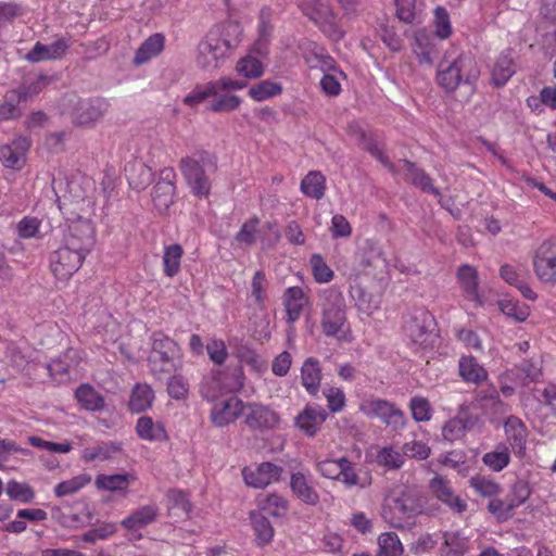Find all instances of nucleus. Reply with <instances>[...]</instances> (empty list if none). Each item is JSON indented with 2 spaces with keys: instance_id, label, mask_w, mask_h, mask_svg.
Listing matches in <instances>:
<instances>
[{
  "instance_id": "f257e3e1",
  "label": "nucleus",
  "mask_w": 556,
  "mask_h": 556,
  "mask_svg": "<svg viewBox=\"0 0 556 556\" xmlns=\"http://www.w3.org/2000/svg\"><path fill=\"white\" fill-rule=\"evenodd\" d=\"M424 510L418 491L405 488L392 492L383 502L381 516L386 522L396 529H409L415 525L416 517Z\"/></svg>"
},
{
  "instance_id": "f03ea898",
  "label": "nucleus",
  "mask_w": 556,
  "mask_h": 556,
  "mask_svg": "<svg viewBox=\"0 0 556 556\" xmlns=\"http://www.w3.org/2000/svg\"><path fill=\"white\" fill-rule=\"evenodd\" d=\"M151 374L157 380H164L180 367V348L176 341L162 331L151 336V352L148 356Z\"/></svg>"
},
{
  "instance_id": "7ed1b4c3",
  "label": "nucleus",
  "mask_w": 556,
  "mask_h": 556,
  "mask_svg": "<svg viewBox=\"0 0 556 556\" xmlns=\"http://www.w3.org/2000/svg\"><path fill=\"white\" fill-rule=\"evenodd\" d=\"M216 168V157L205 150L197 151L192 156H185L179 162V169L194 195L207 197L211 189L206 169Z\"/></svg>"
},
{
  "instance_id": "20e7f679",
  "label": "nucleus",
  "mask_w": 556,
  "mask_h": 556,
  "mask_svg": "<svg viewBox=\"0 0 556 556\" xmlns=\"http://www.w3.org/2000/svg\"><path fill=\"white\" fill-rule=\"evenodd\" d=\"M320 327L326 337L338 336L345 326L346 305L342 292L333 287L319 294Z\"/></svg>"
},
{
  "instance_id": "39448f33",
  "label": "nucleus",
  "mask_w": 556,
  "mask_h": 556,
  "mask_svg": "<svg viewBox=\"0 0 556 556\" xmlns=\"http://www.w3.org/2000/svg\"><path fill=\"white\" fill-rule=\"evenodd\" d=\"M299 9L330 40L338 42L344 37L345 30L329 0H300Z\"/></svg>"
},
{
  "instance_id": "423d86ee",
  "label": "nucleus",
  "mask_w": 556,
  "mask_h": 556,
  "mask_svg": "<svg viewBox=\"0 0 556 556\" xmlns=\"http://www.w3.org/2000/svg\"><path fill=\"white\" fill-rule=\"evenodd\" d=\"M233 47L219 29H212L198 45L195 64L203 71L217 70Z\"/></svg>"
},
{
  "instance_id": "0eeeda50",
  "label": "nucleus",
  "mask_w": 556,
  "mask_h": 556,
  "mask_svg": "<svg viewBox=\"0 0 556 556\" xmlns=\"http://www.w3.org/2000/svg\"><path fill=\"white\" fill-rule=\"evenodd\" d=\"M435 321L433 315L426 308H415L404 321L405 336L413 344L427 348L433 343Z\"/></svg>"
},
{
  "instance_id": "6e6552de",
  "label": "nucleus",
  "mask_w": 556,
  "mask_h": 556,
  "mask_svg": "<svg viewBox=\"0 0 556 556\" xmlns=\"http://www.w3.org/2000/svg\"><path fill=\"white\" fill-rule=\"evenodd\" d=\"M533 270L544 285L556 286V243L544 240L533 255Z\"/></svg>"
},
{
  "instance_id": "1a4fd4ad",
  "label": "nucleus",
  "mask_w": 556,
  "mask_h": 556,
  "mask_svg": "<svg viewBox=\"0 0 556 556\" xmlns=\"http://www.w3.org/2000/svg\"><path fill=\"white\" fill-rule=\"evenodd\" d=\"M361 409L369 418H379L387 427L399 430L405 426L404 413L389 401L374 399L362 404Z\"/></svg>"
},
{
  "instance_id": "9d476101",
  "label": "nucleus",
  "mask_w": 556,
  "mask_h": 556,
  "mask_svg": "<svg viewBox=\"0 0 556 556\" xmlns=\"http://www.w3.org/2000/svg\"><path fill=\"white\" fill-rule=\"evenodd\" d=\"M86 255L65 245L50 254V268L53 275L60 280L72 277L81 266Z\"/></svg>"
},
{
  "instance_id": "9b49d317",
  "label": "nucleus",
  "mask_w": 556,
  "mask_h": 556,
  "mask_svg": "<svg viewBox=\"0 0 556 556\" xmlns=\"http://www.w3.org/2000/svg\"><path fill=\"white\" fill-rule=\"evenodd\" d=\"M63 243L86 255L94 243V227L91 220L80 216L72 220Z\"/></svg>"
},
{
  "instance_id": "f8f14e48",
  "label": "nucleus",
  "mask_w": 556,
  "mask_h": 556,
  "mask_svg": "<svg viewBox=\"0 0 556 556\" xmlns=\"http://www.w3.org/2000/svg\"><path fill=\"white\" fill-rule=\"evenodd\" d=\"M110 103L104 98L96 97L79 100L72 112L73 122L80 126L100 121L109 111Z\"/></svg>"
},
{
  "instance_id": "ddd939ff",
  "label": "nucleus",
  "mask_w": 556,
  "mask_h": 556,
  "mask_svg": "<svg viewBox=\"0 0 556 556\" xmlns=\"http://www.w3.org/2000/svg\"><path fill=\"white\" fill-rule=\"evenodd\" d=\"M244 424L251 430H271L276 428L280 421L279 415L263 404L244 403Z\"/></svg>"
},
{
  "instance_id": "4468645a",
  "label": "nucleus",
  "mask_w": 556,
  "mask_h": 556,
  "mask_svg": "<svg viewBox=\"0 0 556 556\" xmlns=\"http://www.w3.org/2000/svg\"><path fill=\"white\" fill-rule=\"evenodd\" d=\"M429 489L432 495L456 514L467 510V502L457 495L450 481L442 476H435L430 480Z\"/></svg>"
},
{
  "instance_id": "2eb2a0df",
  "label": "nucleus",
  "mask_w": 556,
  "mask_h": 556,
  "mask_svg": "<svg viewBox=\"0 0 556 556\" xmlns=\"http://www.w3.org/2000/svg\"><path fill=\"white\" fill-rule=\"evenodd\" d=\"M244 413V403L232 395L214 404L211 410V420L216 427H225L233 422Z\"/></svg>"
},
{
  "instance_id": "dca6fc26",
  "label": "nucleus",
  "mask_w": 556,
  "mask_h": 556,
  "mask_svg": "<svg viewBox=\"0 0 556 556\" xmlns=\"http://www.w3.org/2000/svg\"><path fill=\"white\" fill-rule=\"evenodd\" d=\"M282 471V467L270 462H264L255 469L244 468L242 470V476L248 485L256 489H263L271 482L278 481Z\"/></svg>"
},
{
  "instance_id": "f3484780",
  "label": "nucleus",
  "mask_w": 556,
  "mask_h": 556,
  "mask_svg": "<svg viewBox=\"0 0 556 556\" xmlns=\"http://www.w3.org/2000/svg\"><path fill=\"white\" fill-rule=\"evenodd\" d=\"M477 422L478 417L462 406L458 414L444 424L442 435L446 441L454 442L462 439Z\"/></svg>"
},
{
  "instance_id": "a211bd4d",
  "label": "nucleus",
  "mask_w": 556,
  "mask_h": 556,
  "mask_svg": "<svg viewBox=\"0 0 556 556\" xmlns=\"http://www.w3.org/2000/svg\"><path fill=\"white\" fill-rule=\"evenodd\" d=\"M30 147L26 137H17L11 143L0 146V162L8 168L20 169Z\"/></svg>"
},
{
  "instance_id": "6ab92c4d",
  "label": "nucleus",
  "mask_w": 556,
  "mask_h": 556,
  "mask_svg": "<svg viewBox=\"0 0 556 556\" xmlns=\"http://www.w3.org/2000/svg\"><path fill=\"white\" fill-rule=\"evenodd\" d=\"M70 48V42L65 38H59L50 45L36 42L33 49L26 54V60L31 63H38L48 60L62 59Z\"/></svg>"
},
{
  "instance_id": "aec40b11",
  "label": "nucleus",
  "mask_w": 556,
  "mask_h": 556,
  "mask_svg": "<svg viewBox=\"0 0 556 556\" xmlns=\"http://www.w3.org/2000/svg\"><path fill=\"white\" fill-rule=\"evenodd\" d=\"M327 412L319 405H306L295 418V426L308 437H314L327 419Z\"/></svg>"
},
{
  "instance_id": "412c9836",
  "label": "nucleus",
  "mask_w": 556,
  "mask_h": 556,
  "mask_svg": "<svg viewBox=\"0 0 556 556\" xmlns=\"http://www.w3.org/2000/svg\"><path fill=\"white\" fill-rule=\"evenodd\" d=\"M460 86H468L471 90L480 77V67L470 53H460L452 60Z\"/></svg>"
},
{
  "instance_id": "4be33fe9",
  "label": "nucleus",
  "mask_w": 556,
  "mask_h": 556,
  "mask_svg": "<svg viewBox=\"0 0 556 556\" xmlns=\"http://www.w3.org/2000/svg\"><path fill=\"white\" fill-rule=\"evenodd\" d=\"M403 168L405 170V180L422 192L431 193L435 198H441V192L433 186L432 178L415 163L408 160H402Z\"/></svg>"
},
{
  "instance_id": "5701e85b",
  "label": "nucleus",
  "mask_w": 556,
  "mask_h": 556,
  "mask_svg": "<svg viewBox=\"0 0 556 556\" xmlns=\"http://www.w3.org/2000/svg\"><path fill=\"white\" fill-rule=\"evenodd\" d=\"M514 50L510 48L501 52L492 70V83L503 87L515 74Z\"/></svg>"
},
{
  "instance_id": "b1692460",
  "label": "nucleus",
  "mask_w": 556,
  "mask_h": 556,
  "mask_svg": "<svg viewBox=\"0 0 556 556\" xmlns=\"http://www.w3.org/2000/svg\"><path fill=\"white\" fill-rule=\"evenodd\" d=\"M290 488L294 496L302 503L315 506L319 503V495L302 472H294L290 478Z\"/></svg>"
},
{
  "instance_id": "393cba45",
  "label": "nucleus",
  "mask_w": 556,
  "mask_h": 556,
  "mask_svg": "<svg viewBox=\"0 0 556 556\" xmlns=\"http://www.w3.org/2000/svg\"><path fill=\"white\" fill-rule=\"evenodd\" d=\"M357 144L361 149L370 153L377 161H379L391 173H393V174L396 173L395 165L392 162H390V160L386 155L380 142L371 134H367L366 131H364L362 129L358 130Z\"/></svg>"
},
{
  "instance_id": "a878e982",
  "label": "nucleus",
  "mask_w": 556,
  "mask_h": 556,
  "mask_svg": "<svg viewBox=\"0 0 556 556\" xmlns=\"http://www.w3.org/2000/svg\"><path fill=\"white\" fill-rule=\"evenodd\" d=\"M307 304V298L301 287H290L285 291L283 305L287 312L288 321H296Z\"/></svg>"
},
{
  "instance_id": "bb28decb",
  "label": "nucleus",
  "mask_w": 556,
  "mask_h": 556,
  "mask_svg": "<svg viewBox=\"0 0 556 556\" xmlns=\"http://www.w3.org/2000/svg\"><path fill=\"white\" fill-rule=\"evenodd\" d=\"M301 380L305 390L313 396L319 391L321 369L318 359L308 357L301 368Z\"/></svg>"
},
{
  "instance_id": "cd10ccee",
  "label": "nucleus",
  "mask_w": 556,
  "mask_h": 556,
  "mask_svg": "<svg viewBox=\"0 0 556 556\" xmlns=\"http://www.w3.org/2000/svg\"><path fill=\"white\" fill-rule=\"evenodd\" d=\"M504 430L513 448L525 450L528 431L525 422L519 417L508 416L504 422Z\"/></svg>"
},
{
  "instance_id": "c85d7f7f",
  "label": "nucleus",
  "mask_w": 556,
  "mask_h": 556,
  "mask_svg": "<svg viewBox=\"0 0 556 556\" xmlns=\"http://www.w3.org/2000/svg\"><path fill=\"white\" fill-rule=\"evenodd\" d=\"M250 519L257 546L263 547L268 545L273 541L275 533L274 527L268 519V515L263 511H252L250 514Z\"/></svg>"
},
{
  "instance_id": "c756f323",
  "label": "nucleus",
  "mask_w": 556,
  "mask_h": 556,
  "mask_svg": "<svg viewBox=\"0 0 556 556\" xmlns=\"http://www.w3.org/2000/svg\"><path fill=\"white\" fill-rule=\"evenodd\" d=\"M159 515L155 505H146L136 509L131 515L122 520L121 525L127 530H138L152 523Z\"/></svg>"
},
{
  "instance_id": "7c9ffc66",
  "label": "nucleus",
  "mask_w": 556,
  "mask_h": 556,
  "mask_svg": "<svg viewBox=\"0 0 556 556\" xmlns=\"http://www.w3.org/2000/svg\"><path fill=\"white\" fill-rule=\"evenodd\" d=\"M164 48V36L154 34L146 39L136 51L134 63L141 65L153 56H156Z\"/></svg>"
},
{
  "instance_id": "2f4dec72",
  "label": "nucleus",
  "mask_w": 556,
  "mask_h": 556,
  "mask_svg": "<svg viewBox=\"0 0 556 556\" xmlns=\"http://www.w3.org/2000/svg\"><path fill=\"white\" fill-rule=\"evenodd\" d=\"M382 249L377 241L366 239L358 247L356 258L363 268L375 267L382 257Z\"/></svg>"
},
{
  "instance_id": "473e14b6",
  "label": "nucleus",
  "mask_w": 556,
  "mask_h": 556,
  "mask_svg": "<svg viewBox=\"0 0 556 556\" xmlns=\"http://www.w3.org/2000/svg\"><path fill=\"white\" fill-rule=\"evenodd\" d=\"M459 375L466 382L480 383L488 377L486 370L472 356H463L458 364Z\"/></svg>"
},
{
  "instance_id": "72a5a7b5",
  "label": "nucleus",
  "mask_w": 556,
  "mask_h": 556,
  "mask_svg": "<svg viewBox=\"0 0 556 556\" xmlns=\"http://www.w3.org/2000/svg\"><path fill=\"white\" fill-rule=\"evenodd\" d=\"M137 434L149 441H165L167 433L162 424H154L152 418L142 416L138 419L136 426Z\"/></svg>"
},
{
  "instance_id": "f704fd0d",
  "label": "nucleus",
  "mask_w": 556,
  "mask_h": 556,
  "mask_svg": "<svg viewBox=\"0 0 556 556\" xmlns=\"http://www.w3.org/2000/svg\"><path fill=\"white\" fill-rule=\"evenodd\" d=\"M457 278L467 298L471 301H479L476 268L467 264L462 265L457 270Z\"/></svg>"
},
{
  "instance_id": "c9c22d12",
  "label": "nucleus",
  "mask_w": 556,
  "mask_h": 556,
  "mask_svg": "<svg viewBox=\"0 0 556 556\" xmlns=\"http://www.w3.org/2000/svg\"><path fill=\"white\" fill-rule=\"evenodd\" d=\"M154 392L148 384H137L131 392L128 403L132 413H141L152 405Z\"/></svg>"
},
{
  "instance_id": "e433bc0d",
  "label": "nucleus",
  "mask_w": 556,
  "mask_h": 556,
  "mask_svg": "<svg viewBox=\"0 0 556 556\" xmlns=\"http://www.w3.org/2000/svg\"><path fill=\"white\" fill-rule=\"evenodd\" d=\"M469 485L480 496L493 498L498 496L503 489L493 478L476 475L469 479Z\"/></svg>"
},
{
  "instance_id": "4c0bfd02",
  "label": "nucleus",
  "mask_w": 556,
  "mask_h": 556,
  "mask_svg": "<svg viewBox=\"0 0 556 556\" xmlns=\"http://www.w3.org/2000/svg\"><path fill=\"white\" fill-rule=\"evenodd\" d=\"M455 68L453 62L448 60H443L439 64L437 81L446 92H454L460 87Z\"/></svg>"
},
{
  "instance_id": "58836bf2",
  "label": "nucleus",
  "mask_w": 556,
  "mask_h": 556,
  "mask_svg": "<svg viewBox=\"0 0 556 556\" xmlns=\"http://www.w3.org/2000/svg\"><path fill=\"white\" fill-rule=\"evenodd\" d=\"M75 396L87 410H101L105 404L103 396L89 384L79 386Z\"/></svg>"
},
{
  "instance_id": "ea45409f",
  "label": "nucleus",
  "mask_w": 556,
  "mask_h": 556,
  "mask_svg": "<svg viewBox=\"0 0 556 556\" xmlns=\"http://www.w3.org/2000/svg\"><path fill=\"white\" fill-rule=\"evenodd\" d=\"M326 179L319 172H309L301 181L302 192L312 198L319 200L325 194Z\"/></svg>"
},
{
  "instance_id": "a19ab883",
  "label": "nucleus",
  "mask_w": 556,
  "mask_h": 556,
  "mask_svg": "<svg viewBox=\"0 0 556 556\" xmlns=\"http://www.w3.org/2000/svg\"><path fill=\"white\" fill-rule=\"evenodd\" d=\"M482 462L493 471H502L510 462L509 448L505 444H497L493 451L483 455Z\"/></svg>"
},
{
  "instance_id": "79ce46f5",
  "label": "nucleus",
  "mask_w": 556,
  "mask_h": 556,
  "mask_svg": "<svg viewBox=\"0 0 556 556\" xmlns=\"http://www.w3.org/2000/svg\"><path fill=\"white\" fill-rule=\"evenodd\" d=\"M281 84L266 79L253 85L249 89L248 93L254 101L262 102L270 98L277 97L281 94Z\"/></svg>"
},
{
  "instance_id": "37998d69",
  "label": "nucleus",
  "mask_w": 556,
  "mask_h": 556,
  "mask_svg": "<svg viewBox=\"0 0 556 556\" xmlns=\"http://www.w3.org/2000/svg\"><path fill=\"white\" fill-rule=\"evenodd\" d=\"M350 294L356 303L358 309L367 315H371L378 308V301L367 292L359 283L350 287Z\"/></svg>"
},
{
  "instance_id": "c03bdc74",
  "label": "nucleus",
  "mask_w": 556,
  "mask_h": 556,
  "mask_svg": "<svg viewBox=\"0 0 556 556\" xmlns=\"http://www.w3.org/2000/svg\"><path fill=\"white\" fill-rule=\"evenodd\" d=\"M216 96V86L214 80H211L206 84L195 85L191 92L184 98L182 102L190 108H194L198 104L204 102L207 98Z\"/></svg>"
},
{
  "instance_id": "a18cd8bd",
  "label": "nucleus",
  "mask_w": 556,
  "mask_h": 556,
  "mask_svg": "<svg viewBox=\"0 0 556 556\" xmlns=\"http://www.w3.org/2000/svg\"><path fill=\"white\" fill-rule=\"evenodd\" d=\"M119 451L121 447L118 444L113 442H102L97 446L85 448L81 457L85 462L88 463L93 462L96 459L108 460Z\"/></svg>"
},
{
  "instance_id": "49530a36",
  "label": "nucleus",
  "mask_w": 556,
  "mask_h": 556,
  "mask_svg": "<svg viewBox=\"0 0 556 556\" xmlns=\"http://www.w3.org/2000/svg\"><path fill=\"white\" fill-rule=\"evenodd\" d=\"M376 463L388 470H399L404 465V456L392 446H383L377 452Z\"/></svg>"
},
{
  "instance_id": "de8ad7c7",
  "label": "nucleus",
  "mask_w": 556,
  "mask_h": 556,
  "mask_svg": "<svg viewBox=\"0 0 556 556\" xmlns=\"http://www.w3.org/2000/svg\"><path fill=\"white\" fill-rule=\"evenodd\" d=\"M175 185H167L165 182H156L152 189V200L155 207L160 211L167 210L173 203L175 194Z\"/></svg>"
},
{
  "instance_id": "09e8293b",
  "label": "nucleus",
  "mask_w": 556,
  "mask_h": 556,
  "mask_svg": "<svg viewBox=\"0 0 556 556\" xmlns=\"http://www.w3.org/2000/svg\"><path fill=\"white\" fill-rule=\"evenodd\" d=\"M378 556H401L404 552L403 545L394 532H386L378 538Z\"/></svg>"
},
{
  "instance_id": "8fccbe9b",
  "label": "nucleus",
  "mask_w": 556,
  "mask_h": 556,
  "mask_svg": "<svg viewBox=\"0 0 556 556\" xmlns=\"http://www.w3.org/2000/svg\"><path fill=\"white\" fill-rule=\"evenodd\" d=\"M476 400L482 408L491 407L496 413H503L505 410L506 405L501 400L498 391L493 386H490L485 389H481L477 393Z\"/></svg>"
},
{
  "instance_id": "3c124183",
  "label": "nucleus",
  "mask_w": 556,
  "mask_h": 556,
  "mask_svg": "<svg viewBox=\"0 0 556 556\" xmlns=\"http://www.w3.org/2000/svg\"><path fill=\"white\" fill-rule=\"evenodd\" d=\"M182 248L179 244H172L165 248L163 255L164 274L174 277L180 269Z\"/></svg>"
},
{
  "instance_id": "603ef678",
  "label": "nucleus",
  "mask_w": 556,
  "mask_h": 556,
  "mask_svg": "<svg viewBox=\"0 0 556 556\" xmlns=\"http://www.w3.org/2000/svg\"><path fill=\"white\" fill-rule=\"evenodd\" d=\"M289 509V502L281 495L273 493L266 495L261 509L264 514L273 517H283Z\"/></svg>"
},
{
  "instance_id": "864d4df0",
  "label": "nucleus",
  "mask_w": 556,
  "mask_h": 556,
  "mask_svg": "<svg viewBox=\"0 0 556 556\" xmlns=\"http://www.w3.org/2000/svg\"><path fill=\"white\" fill-rule=\"evenodd\" d=\"M414 52L420 64H432L433 53L435 50L434 46L430 43L429 37L426 34H416Z\"/></svg>"
},
{
  "instance_id": "5fc2aeb1",
  "label": "nucleus",
  "mask_w": 556,
  "mask_h": 556,
  "mask_svg": "<svg viewBox=\"0 0 556 556\" xmlns=\"http://www.w3.org/2000/svg\"><path fill=\"white\" fill-rule=\"evenodd\" d=\"M531 488L525 480H517L511 485L510 492L506 500L508 502V509H515L522 505L530 496Z\"/></svg>"
},
{
  "instance_id": "6e6d98bb",
  "label": "nucleus",
  "mask_w": 556,
  "mask_h": 556,
  "mask_svg": "<svg viewBox=\"0 0 556 556\" xmlns=\"http://www.w3.org/2000/svg\"><path fill=\"white\" fill-rule=\"evenodd\" d=\"M129 483V475L118 473V475H99L96 478V485L98 489L108 490V491H122L128 486Z\"/></svg>"
},
{
  "instance_id": "4d7b16f0",
  "label": "nucleus",
  "mask_w": 556,
  "mask_h": 556,
  "mask_svg": "<svg viewBox=\"0 0 556 556\" xmlns=\"http://www.w3.org/2000/svg\"><path fill=\"white\" fill-rule=\"evenodd\" d=\"M91 481L90 476L88 475H79L70 480L60 482L54 488V493L58 497H63L66 495L74 494L83 489L86 484Z\"/></svg>"
},
{
  "instance_id": "13d9d810",
  "label": "nucleus",
  "mask_w": 556,
  "mask_h": 556,
  "mask_svg": "<svg viewBox=\"0 0 556 556\" xmlns=\"http://www.w3.org/2000/svg\"><path fill=\"white\" fill-rule=\"evenodd\" d=\"M260 225V218L256 216L248 219L236 233L235 240L244 245H253L256 242V232Z\"/></svg>"
},
{
  "instance_id": "bf43d9fd",
  "label": "nucleus",
  "mask_w": 556,
  "mask_h": 556,
  "mask_svg": "<svg viewBox=\"0 0 556 556\" xmlns=\"http://www.w3.org/2000/svg\"><path fill=\"white\" fill-rule=\"evenodd\" d=\"M239 74L247 78H258L264 73V66L260 60L248 55L241 59L236 66Z\"/></svg>"
},
{
  "instance_id": "052dcab7",
  "label": "nucleus",
  "mask_w": 556,
  "mask_h": 556,
  "mask_svg": "<svg viewBox=\"0 0 556 556\" xmlns=\"http://www.w3.org/2000/svg\"><path fill=\"white\" fill-rule=\"evenodd\" d=\"M167 381L168 395L174 400H184L189 392V383L180 374L172 372Z\"/></svg>"
},
{
  "instance_id": "680f3d73",
  "label": "nucleus",
  "mask_w": 556,
  "mask_h": 556,
  "mask_svg": "<svg viewBox=\"0 0 556 556\" xmlns=\"http://www.w3.org/2000/svg\"><path fill=\"white\" fill-rule=\"evenodd\" d=\"M501 312L507 317L514 318L516 321H525L529 316V308L525 304L513 300H502L498 302Z\"/></svg>"
},
{
  "instance_id": "e2e57ef3",
  "label": "nucleus",
  "mask_w": 556,
  "mask_h": 556,
  "mask_svg": "<svg viewBox=\"0 0 556 556\" xmlns=\"http://www.w3.org/2000/svg\"><path fill=\"white\" fill-rule=\"evenodd\" d=\"M444 544L448 547L447 556H464L468 551V541L458 532H445Z\"/></svg>"
},
{
  "instance_id": "0e129e2a",
  "label": "nucleus",
  "mask_w": 556,
  "mask_h": 556,
  "mask_svg": "<svg viewBox=\"0 0 556 556\" xmlns=\"http://www.w3.org/2000/svg\"><path fill=\"white\" fill-rule=\"evenodd\" d=\"M7 494L11 500L21 501L23 503L31 502L35 496V493L29 485L14 480L8 482Z\"/></svg>"
},
{
  "instance_id": "69168bd1",
  "label": "nucleus",
  "mask_w": 556,
  "mask_h": 556,
  "mask_svg": "<svg viewBox=\"0 0 556 556\" xmlns=\"http://www.w3.org/2000/svg\"><path fill=\"white\" fill-rule=\"evenodd\" d=\"M313 276L319 283L329 282L333 278L332 269L326 264L319 254H313L311 257Z\"/></svg>"
},
{
  "instance_id": "338daca9",
  "label": "nucleus",
  "mask_w": 556,
  "mask_h": 556,
  "mask_svg": "<svg viewBox=\"0 0 556 556\" xmlns=\"http://www.w3.org/2000/svg\"><path fill=\"white\" fill-rule=\"evenodd\" d=\"M241 103V99L235 94H218L215 97V100L208 106V110L212 112H231L239 108Z\"/></svg>"
},
{
  "instance_id": "774afa93",
  "label": "nucleus",
  "mask_w": 556,
  "mask_h": 556,
  "mask_svg": "<svg viewBox=\"0 0 556 556\" xmlns=\"http://www.w3.org/2000/svg\"><path fill=\"white\" fill-rule=\"evenodd\" d=\"M434 22H435V34L441 38L445 39L450 37L452 33V27L450 23V16L447 11L442 8L438 7L434 10Z\"/></svg>"
}]
</instances>
